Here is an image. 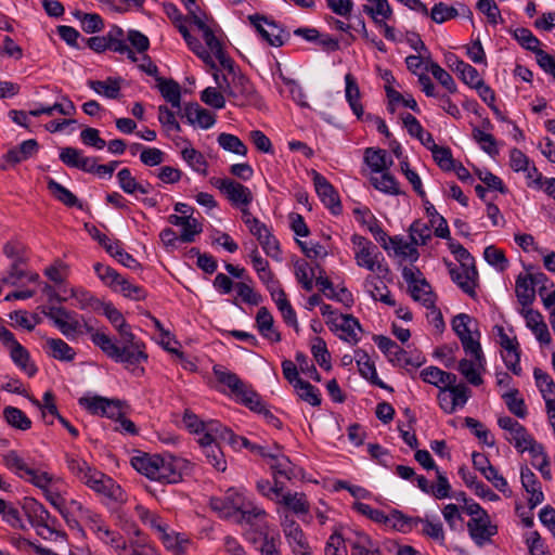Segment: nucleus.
Wrapping results in <instances>:
<instances>
[{
    "label": "nucleus",
    "instance_id": "1",
    "mask_svg": "<svg viewBox=\"0 0 555 555\" xmlns=\"http://www.w3.org/2000/svg\"><path fill=\"white\" fill-rule=\"evenodd\" d=\"M103 312L108 321L119 333V339L114 340L103 331H95L93 326L85 323L86 333L90 335L91 341L101 349L109 359L122 363L127 370L140 375L144 372L139 367L142 362L147 361L145 345L131 332L130 325L126 322L121 312L112 304H102Z\"/></svg>",
    "mask_w": 555,
    "mask_h": 555
},
{
    "label": "nucleus",
    "instance_id": "2",
    "mask_svg": "<svg viewBox=\"0 0 555 555\" xmlns=\"http://www.w3.org/2000/svg\"><path fill=\"white\" fill-rule=\"evenodd\" d=\"M218 89H221L235 106H254L260 108L262 98L257 92L253 82L242 73H233L231 80L225 75L216 72L214 74Z\"/></svg>",
    "mask_w": 555,
    "mask_h": 555
},
{
    "label": "nucleus",
    "instance_id": "3",
    "mask_svg": "<svg viewBox=\"0 0 555 555\" xmlns=\"http://www.w3.org/2000/svg\"><path fill=\"white\" fill-rule=\"evenodd\" d=\"M351 242L354 246V260L358 267L364 268L385 279L389 273V267L378 247L369 238L353 234Z\"/></svg>",
    "mask_w": 555,
    "mask_h": 555
},
{
    "label": "nucleus",
    "instance_id": "4",
    "mask_svg": "<svg viewBox=\"0 0 555 555\" xmlns=\"http://www.w3.org/2000/svg\"><path fill=\"white\" fill-rule=\"evenodd\" d=\"M22 511L31 527L43 539H50L57 532V519L51 516L47 508L34 498H25L23 500Z\"/></svg>",
    "mask_w": 555,
    "mask_h": 555
},
{
    "label": "nucleus",
    "instance_id": "5",
    "mask_svg": "<svg viewBox=\"0 0 555 555\" xmlns=\"http://www.w3.org/2000/svg\"><path fill=\"white\" fill-rule=\"evenodd\" d=\"M2 461L10 470L35 487H44L51 480V474L28 466L26 461L14 450L3 454Z\"/></svg>",
    "mask_w": 555,
    "mask_h": 555
},
{
    "label": "nucleus",
    "instance_id": "6",
    "mask_svg": "<svg viewBox=\"0 0 555 555\" xmlns=\"http://www.w3.org/2000/svg\"><path fill=\"white\" fill-rule=\"evenodd\" d=\"M47 317L53 321L54 325L67 338L72 339L77 335L86 333L85 323L87 322L85 319L81 317V320H79L76 312L69 311L64 307L50 308Z\"/></svg>",
    "mask_w": 555,
    "mask_h": 555
},
{
    "label": "nucleus",
    "instance_id": "7",
    "mask_svg": "<svg viewBox=\"0 0 555 555\" xmlns=\"http://www.w3.org/2000/svg\"><path fill=\"white\" fill-rule=\"evenodd\" d=\"M402 274L408 283L412 298L422 302L426 308L434 307V304H436V294L433 292L429 283L422 278L420 270L414 272L412 269L404 268Z\"/></svg>",
    "mask_w": 555,
    "mask_h": 555
},
{
    "label": "nucleus",
    "instance_id": "8",
    "mask_svg": "<svg viewBox=\"0 0 555 555\" xmlns=\"http://www.w3.org/2000/svg\"><path fill=\"white\" fill-rule=\"evenodd\" d=\"M88 488L112 501H122L124 491L116 481L104 473L94 468L82 481Z\"/></svg>",
    "mask_w": 555,
    "mask_h": 555
},
{
    "label": "nucleus",
    "instance_id": "9",
    "mask_svg": "<svg viewBox=\"0 0 555 555\" xmlns=\"http://www.w3.org/2000/svg\"><path fill=\"white\" fill-rule=\"evenodd\" d=\"M211 184L216 186L232 205L247 207L253 202L251 191L244 184L232 179L214 178Z\"/></svg>",
    "mask_w": 555,
    "mask_h": 555
},
{
    "label": "nucleus",
    "instance_id": "10",
    "mask_svg": "<svg viewBox=\"0 0 555 555\" xmlns=\"http://www.w3.org/2000/svg\"><path fill=\"white\" fill-rule=\"evenodd\" d=\"M281 526L284 535L295 555H313L299 524L289 515H285Z\"/></svg>",
    "mask_w": 555,
    "mask_h": 555
},
{
    "label": "nucleus",
    "instance_id": "11",
    "mask_svg": "<svg viewBox=\"0 0 555 555\" xmlns=\"http://www.w3.org/2000/svg\"><path fill=\"white\" fill-rule=\"evenodd\" d=\"M467 530L470 539L478 547L492 543V538L498 534L499 528L492 522L490 516L478 517L467 521Z\"/></svg>",
    "mask_w": 555,
    "mask_h": 555
},
{
    "label": "nucleus",
    "instance_id": "12",
    "mask_svg": "<svg viewBox=\"0 0 555 555\" xmlns=\"http://www.w3.org/2000/svg\"><path fill=\"white\" fill-rule=\"evenodd\" d=\"M447 266L449 267V273L451 276V280L469 297L475 298L477 296L476 294V287L478 286V271L476 266H467L462 267L460 266L454 267L451 262H447Z\"/></svg>",
    "mask_w": 555,
    "mask_h": 555
},
{
    "label": "nucleus",
    "instance_id": "13",
    "mask_svg": "<svg viewBox=\"0 0 555 555\" xmlns=\"http://www.w3.org/2000/svg\"><path fill=\"white\" fill-rule=\"evenodd\" d=\"M245 503L244 495L235 489H229L223 498H214L210 501L212 509L224 518L235 517Z\"/></svg>",
    "mask_w": 555,
    "mask_h": 555
},
{
    "label": "nucleus",
    "instance_id": "14",
    "mask_svg": "<svg viewBox=\"0 0 555 555\" xmlns=\"http://www.w3.org/2000/svg\"><path fill=\"white\" fill-rule=\"evenodd\" d=\"M313 175V184L317 191L318 196L321 202L334 214L338 215L341 212V203L338 196V193L335 191L334 186L328 182V180L319 173L318 171L312 172Z\"/></svg>",
    "mask_w": 555,
    "mask_h": 555
},
{
    "label": "nucleus",
    "instance_id": "15",
    "mask_svg": "<svg viewBox=\"0 0 555 555\" xmlns=\"http://www.w3.org/2000/svg\"><path fill=\"white\" fill-rule=\"evenodd\" d=\"M326 324L333 332H343L339 335L340 339L350 344H357L360 339L357 333V330L362 331L360 322L351 314H339V317L331 318L326 321Z\"/></svg>",
    "mask_w": 555,
    "mask_h": 555
},
{
    "label": "nucleus",
    "instance_id": "16",
    "mask_svg": "<svg viewBox=\"0 0 555 555\" xmlns=\"http://www.w3.org/2000/svg\"><path fill=\"white\" fill-rule=\"evenodd\" d=\"M248 20L257 29L258 34L272 47H281L284 44L282 39L283 29L275 22L269 21L266 16L259 14L249 15Z\"/></svg>",
    "mask_w": 555,
    "mask_h": 555
},
{
    "label": "nucleus",
    "instance_id": "17",
    "mask_svg": "<svg viewBox=\"0 0 555 555\" xmlns=\"http://www.w3.org/2000/svg\"><path fill=\"white\" fill-rule=\"evenodd\" d=\"M181 464L179 459L159 456L153 480L164 485L179 482L182 479Z\"/></svg>",
    "mask_w": 555,
    "mask_h": 555
},
{
    "label": "nucleus",
    "instance_id": "18",
    "mask_svg": "<svg viewBox=\"0 0 555 555\" xmlns=\"http://www.w3.org/2000/svg\"><path fill=\"white\" fill-rule=\"evenodd\" d=\"M520 481L522 488L529 494V508H535L544 501V493L538 477L527 465L520 467Z\"/></svg>",
    "mask_w": 555,
    "mask_h": 555
},
{
    "label": "nucleus",
    "instance_id": "19",
    "mask_svg": "<svg viewBox=\"0 0 555 555\" xmlns=\"http://www.w3.org/2000/svg\"><path fill=\"white\" fill-rule=\"evenodd\" d=\"M249 232L257 238L267 256L278 261L281 260L282 250L280 243L263 222Z\"/></svg>",
    "mask_w": 555,
    "mask_h": 555
},
{
    "label": "nucleus",
    "instance_id": "20",
    "mask_svg": "<svg viewBox=\"0 0 555 555\" xmlns=\"http://www.w3.org/2000/svg\"><path fill=\"white\" fill-rule=\"evenodd\" d=\"M386 517L384 526L403 534L412 532L422 521V517L409 516L397 508H392Z\"/></svg>",
    "mask_w": 555,
    "mask_h": 555
},
{
    "label": "nucleus",
    "instance_id": "21",
    "mask_svg": "<svg viewBox=\"0 0 555 555\" xmlns=\"http://www.w3.org/2000/svg\"><path fill=\"white\" fill-rule=\"evenodd\" d=\"M181 117L186 118L189 124L197 125L202 129H209L216 122L215 115L196 102L185 104L181 111Z\"/></svg>",
    "mask_w": 555,
    "mask_h": 555
},
{
    "label": "nucleus",
    "instance_id": "22",
    "mask_svg": "<svg viewBox=\"0 0 555 555\" xmlns=\"http://www.w3.org/2000/svg\"><path fill=\"white\" fill-rule=\"evenodd\" d=\"M266 512L262 508L253 506L249 502H246L244 508H242L237 515L235 516L236 520L241 524L249 525L250 527H255V529L260 534H267L264 530L266 526Z\"/></svg>",
    "mask_w": 555,
    "mask_h": 555
},
{
    "label": "nucleus",
    "instance_id": "23",
    "mask_svg": "<svg viewBox=\"0 0 555 555\" xmlns=\"http://www.w3.org/2000/svg\"><path fill=\"white\" fill-rule=\"evenodd\" d=\"M39 280V275L36 272H31L27 269V260H20L12 262L8 273L2 278V282L8 285H20L25 282L35 283Z\"/></svg>",
    "mask_w": 555,
    "mask_h": 555
},
{
    "label": "nucleus",
    "instance_id": "24",
    "mask_svg": "<svg viewBox=\"0 0 555 555\" xmlns=\"http://www.w3.org/2000/svg\"><path fill=\"white\" fill-rule=\"evenodd\" d=\"M267 459L269 460L268 464L272 470L274 480H291L296 476L294 464L284 454L270 452Z\"/></svg>",
    "mask_w": 555,
    "mask_h": 555
},
{
    "label": "nucleus",
    "instance_id": "25",
    "mask_svg": "<svg viewBox=\"0 0 555 555\" xmlns=\"http://www.w3.org/2000/svg\"><path fill=\"white\" fill-rule=\"evenodd\" d=\"M212 373L216 379L220 384L227 386L236 398L247 387V385L235 373L229 371L223 365H214Z\"/></svg>",
    "mask_w": 555,
    "mask_h": 555
},
{
    "label": "nucleus",
    "instance_id": "26",
    "mask_svg": "<svg viewBox=\"0 0 555 555\" xmlns=\"http://www.w3.org/2000/svg\"><path fill=\"white\" fill-rule=\"evenodd\" d=\"M356 357L359 372L364 378H366L367 380H370L371 384L379 388L392 390L391 387H389L382 379L378 378L375 364L370 360V357L367 356L366 352L357 351Z\"/></svg>",
    "mask_w": 555,
    "mask_h": 555
},
{
    "label": "nucleus",
    "instance_id": "27",
    "mask_svg": "<svg viewBox=\"0 0 555 555\" xmlns=\"http://www.w3.org/2000/svg\"><path fill=\"white\" fill-rule=\"evenodd\" d=\"M276 503L284 505L298 516L307 515L310 511V504L302 492H282Z\"/></svg>",
    "mask_w": 555,
    "mask_h": 555
},
{
    "label": "nucleus",
    "instance_id": "28",
    "mask_svg": "<svg viewBox=\"0 0 555 555\" xmlns=\"http://www.w3.org/2000/svg\"><path fill=\"white\" fill-rule=\"evenodd\" d=\"M421 377L425 383L434 385L439 388H448L450 384L456 383L457 377L455 374L442 371L437 366H428L421 372Z\"/></svg>",
    "mask_w": 555,
    "mask_h": 555
},
{
    "label": "nucleus",
    "instance_id": "29",
    "mask_svg": "<svg viewBox=\"0 0 555 555\" xmlns=\"http://www.w3.org/2000/svg\"><path fill=\"white\" fill-rule=\"evenodd\" d=\"M230 436V428L223 426L218 421H208L205 423V427L202 436L198 439L199 446H207L209 443H219L223 442L225 436Z\"/></svg>",
    "mask_w": 555,
    "mask_h": 555
},
{
    "label": "nucleus",
    "instance_id": "30",
    "mask_svg": "<svg viewBox=\"0 0 555 555\" xmlns=\"http://www.w3.org/2000/svg\"><path fill=\"white\" fill-rule=\"evenodd\" d=\"M364 163L373 172L379 173L387 171L392 165V159L383 149L367 147L364 151Z\"/></svg>",
    "mask_w": 555,
    "mask_h": 555
},
{
    "label": "nucleus",
    "instance_id": "31",
    "mask_svg": "<svg viewBox=\"0 0 555 555\" xmlns=\"http://www.w3.org/2000/svg\"><path fill=\"white\" fill-rule=\"evenodd\" d=\"M162 96L173 107L181 111V87L173 79L156 77Z\"/></svg>",
    "mask_w": 555,
    "mask_h": 555
},
{
    "label": "nucleus",
    "instance_id": "32",
    "mask_svg": "<svg viewBox=\"0 0 555 555\" xmlns=\"http://www.w3.org/2000/svg\"><path fill=\"white\" fill-rule=\"evenodd\" d=\"M38 149V142L35 139H29L23 141L18 146L9 150L4 155V159L12 165H16L34 156Z\"/></svg>",
    "mask_w": 555,
    "mask_h": 555
},
{
    "label": "nucleus",
    "instance_id": "33",
    "mask_svg": "<svg viewBox=\"0 0 555 555\" xmlns=\"http://www.w3.org/2000/svg\"><path fill=\"white\" fill-rule=\"evenodd\" d=\"M273 323L274 320L271 312L266 307L259 308L256 315V325L259 333L264 338L278 343L281 340V334L274 330Z\"/></svg>",
    "mask_w": 555,
    "mask_h": 555
},
{
    "label": "nucleus",
    "instance_id": "34",
    "mask_svg": "<svg viewBox=\"0 0 555 555\" xmlns=\"http://www.w3.org/2000/svg\"><path fill=\"white\" fill-rule=\"evenodd\" d=\"M345 82H346V89H345V95L346 100L350 105V108L352 109L353 114L361 118L363 115V106L360 102L361 93L359 89V85L357 82V79L353 77L352 74L348 73L345 76Z\"/></svg>",
    "mask_w": 555,
    "mask_h": 555
},
{
    "label": "nucleus",
    "instance_id": "35",
    "mask_svg": "<svg viewBox=\"0 0 555 555\" xmlns=\"http://www.w3.org/2000/svg\"><path fill=\"white\" fill-rule=\"evenodd\" d=\"M533 377L542 398L546 403H555V382L552 376L543 370L535 367Z\"/></svg>",
    "mask_w": 555,
    "mask_h": 555
},
{
    "label": "nucleus",
    "instance_id": "36",
    "mask_svg": "<svg viewBox=\"0 0 555 555\" xmlns=\"http://www.w3.org/2000/svg\"><path fill=\"white\" fill-rule=\"evenodd\" d=\"M505 439L512 443L520 453L531 450L533 444L538 443V441L533 438L532 435L528 433L527 428L522 424L516 426L514 430L506 435Z\"/></svg>",
    "mask_w": 555,
    "mask_h": 555
},
{
    "label": "nucleus",
    "instance_id": "37",
    "mask_svg": "<svg viewBox=\"0 0 555 555\" xmlns=\"http://www.w3.org/2000/svg\"><path fill=\"white\" fill-rule=\"evenodd\" d=\"M528 452L533 459V467L541 473L543 479L547 481L552 480L553 476L551 470V462L543 444L538 442L537 444H533L531 450H529Z\"/></svg>",
    "mask_w": 555,
    "mask_h": 555
},
{
    "label": "nucleus",
    "instance_id": "38",
    "mask_svg": "<svg viewBox=\"0 0 555 555\" xmlns=\"http://www.w3.org/2000/svg\"><path fill=\"white\" fill-rule=\"evenodd\" d=\"M515 293L522 307L532 305L535 299V289L528 274H519L515 282Z\"/></svg>",
    "mask_w": 555,
    "mask_h": 555
},
{
    "label": "nucleus",
    "instance_id": "39",
    "mask_svg": "<svg viewBox=\"0 0 555 555\" xmlns=\"http://www.w3.org/2000/svg\"><path fill=\"white\" fill-rule=\"evenodd\" d=\"M88 87L100 95L117 99L120 94V79L108 77L105 80H88Z\"/></svg>",
    "mask_w": 555,
    "mask_h": 555
},
{
    "label": "nucleus",
    "instance_id": "40",
    "mask_svg": "<svg viewBox=\"0 0 555 555\" xmlns=\"http://www.w3.org/2000/svg\"><path fill=\"white\" fill-rule=\"evenodd\" d=\"M514 39L526 50L533 52L537 56V62H539V53L545 52L540 49V40L532 34V31L525 27H519L513 30L512 33Z\"/></svg>",
    "mask_w": 555,
    "mask_h": 555
},
{
    "label": "nucleus",
    "instance_id": "41",
    "mask_svg": "<svg viewBox=\"0 0 555 555\" xmlns=\"http://www.w3.org/2000/svg\"><path fill=\"white\" fill-rule=\"evenodd\" d=\"M12 361L28 376L37 373L36 365L30 361L29 352L18 343L9 349Z\"/></svg>",
    "mask_w": 555,
    "mask_h": 555
},
{
    "label": "nucleus",
    "instance_id": "42",
    "mask_svg": "<svg viewBox=\"0 0 555 555\" xmlns=\"http://www.w3.org/2000/svg\"><path fill=\"white\" fill-rule=\"evenodd\" d=\"M393 353L388 357V360L400 367H418L425 362V358L421 353L409 354L408 351L397 345V349H393Z\"/></svg>",
    "mask_w": 555,
    "mask_h": 555
},
{
    "label": "nucleus",
    "instance_id": "43",
    "mask_svg": "<svg viewBox=\"0 0 555 555\" xmlns=\"http://www.w3.org/2000/svg\"><path fill=\"white\" fill-rule=\"evenodd\" d=\"M65 462L70 474L81 482L95 468L91 466L86 460L69 453L65 454Z\"/></svg>",
    "mask_w": 555,
    "mask_h": 555
},
{
    "label": "nucleus",
    "instance_id": "44",
    "mask_svg": "<svg viewBox=\"0 0 555 555\" xmlns=\"http://www.w3.org/2000/svg\"><path fill=\"white\" fill-rule=\"evenodd\" d=\"M158 457L159 455H150L147 453H143L141 455L133 456L131 459V465L138 473L153 480V477L156 473Z\"/></svg>",
    "mask_w": 555,
    "mask_h": 555
},
{
    "label": "nucleus",
    "instance_id": "45",
    "mask_svg": "<svg viewBox=\"0 0 555 555\" xmlns=\"http://www.w3.org/2000/svg\"><path fill=\"white\" fill-rule=\"evenodd\" d=\"M137 517L146 526H149L158 535L165 529H168V525L162 520L158 514L150 511L143 505H137L135 508Z\"/></svg>",
    "mask_w": 555,
    "mask_h": 555
},
{
    "label": "nucleus",
    "instance_id": "46",
    "mask_svg": "<svg viewBox=\"0 0 555 555\" xmlns=\"http://www.w3.org/2000/svg\"><path fill=\"white\" fill-rule=\"evenodd\" d=\"M87 528L105 545L108 543L111 534L115 532L98 514H90L87 517Z\"/></svg>",
    "mask_w": 555,
    "mask_h": 555
},
{
    "label": "nucleus",
    "instance_id": "47",
    "mask_svg": "<svg viewBox=\"0 0 555 555\" xmlns=\"http://www.w3.org/2000/svg\"><path fill=\"white\" fill-rule=\"evenodd\" d=\"M508 411L519 418H525L528 410L524 398L520 396L518 389L513 388L502 396Z\"/></svg>",
    "mask_w": 555,
    "mask_h": 555
},
{
    "label": "nucleus",
    "instance_id": "48",
    "mask_svg": "<svg viewBox=\"0 0 555 555\" xmlns=\"http://www.w3.org/2000/svg\"><path fill=\"white\" fill-rule=\"evenodd\" d=\"M93 269L98 275V278L109 288L117 292L118 286L124 280V276L120 275L115 269L105 266L103 263L96 262L93 266Z\"/></svg>",
    "mask_w": 555,
    "mask_h": 555
},
{
    "label": "nucleus",
    "instance_id": "49",
    "mask_svg": "<svg viewBox=\"0 0 555 555\" xmlns=\"http://www.w3.org/2000/svg\"><path fill=\"white\" fill-rule=\"evenodd\" d=\"M426 70L430 72L434 78L449 92L456 93L457 86L453 79V77L444 70L438 63L429 62L426 65Z\"/></svg>",
    "mask_w": 555,
    "mask_h": 555
},
{
    "label": "nucleus",
    "instance_id": "50",
    "mask_svg": "<svg viewBox=\"0 0 555 555\" xmlns=\"http://www.w3.org/2000/svg\"><path fill=\"white\" fill-rule=\"evenodd\" d=\"M47 188L50 193L64 205L74 207L78 204V198L68 189L50 177L47 178Z\"/></svg>",
    "mask_w": 555,
    "mask_h": 555
},
{
    "label": "nucleus",
    "instance_id": "51",
    "mask_svg": "<svg viewBox=\"0 0 555 555\" xmlns=\"http://www.w3.org/2000/svg\"><path fill=\"white\" fill-rule=\"evenodd\" d=\"M47 345L51 350V357L56 360L72 361L76 356L75 350L61 338H48Z\"/></svg>",
    "mask_w": 555,
    "mask_h": 555
},
{
    "label": "nucleus",
    "instance_id": "52",
    "mask_svg": "<svg viewBox=\"0 0 555 555\" xmlns=\"http://www.w3.org/2000/svg\"><path fill=\"white\" fill-rule=\"evenodd\" d=\"M371 3H374L375 7L363 5V12L372 17L374 23L376 21H387L390 20L393 15L392 9L387 0H367Z\"/></svg>",
    "mask_w": 555,
    "mask_h": 555
},
{
    "label": "nucleus",
    "instance_id": "53",
    "mask_svg": "<svg viewBox=\"0 0 555 555\" xmlns=\"http://www.w3.org/2000/svg\"><path fill=\"white\" fill-rule=\"evenodd\" d=\"M460 340L465 353L474 358L479 366H483L486 360L479 343V333L476 331L474 334L467 335Z\"/></svg>",
    "mask_w": 555,
    "mask_h": 555
},
{
    "label": "nucleus",
    "instance_id": "54",
    "mask_svg": "<svg viewBox=\"0 0 555 555\" xmlns=\"http://www.w3.org/2000/svg\"><path fill=\"white\" fill-rule=\"evenodd\" d=\"M479 367L480 366L474 358L470 360L462 359L457 365L459 372L473 386H480L483 383L480 372L478 371Z\"/></svg>",
    "mask_w": 555,
    "mask_h": 555
},
{
    "label": "nucleus",
    "instance_id": "55",
    "mask_svg": "<svg viewBox=\"0 0 555 555\" xmlns=\"http://www.w3.org/2000/svg\"><path fill=\"white\" fill-rule=\"evenodd\" d=\"M380 177H372V185L386 194L398 195L400 194L399 183L396 178L387 171L380 172Z\"/></svg>",
    "mask_w": 555,
    "mask_h": 555
},
{
    "label": "nucleus",
    "instance_id": "56",
    "mask_svg": "<svg viewBox=\"0 0 555 555\" xmlns=\"http://www.w3.org/2000/svg\"><path fill=\"white\" fill-rule=\"evenodd\" d=\"M107 253L119 263L129 269L138 270L141 268V264L133 258V256L122 248L119 241H114V244H109V246H107Z\"/></svg>",
    "mask_w": 555,
    "mask_h": 555
},
{
    "label": "nucleus",
    "instance_id": "57",
    "mask_svg": "<svg viewBox=\"0 0 555 555\" xmlns=\"http://www.w3.org/2000/svg\"><path fill=\"white\" fill-rule=\"evenodd\" d=\"M5 421L14 428L27 430L31 427L30 418L20 409L7 406L3 410Z\"/></svg>",
    "mask_w": 555,
    "mask_h": 555
},
{
    "label": "nucleus",
    "instance_id": "58",
    "mask_svg": "<svg viewBox=\"0 0 555 555\" xmlns=\"http://www.w3.org/2000/svg\"><path fill=\"white\" fill-rule=\"evenodd\" d=\"M299 398L312 406H319L321 404V393L317 387L306 380H297L294 387Z\"/></svg>",
    "mask_w": 555,
    "mask_h": 555
},
{
    "label": "nucleus",
    "instance_id": "59",
    "mask_svg": "<svg viewBox=\"0 0 555 555\" xmlns=\"http://www.w3.org/2000/svg\"><path fill=\"white\" fill-rule=\"evenodd\" d=\"M201 447L203 448L207 463L212 465L218 472H224L227 469V461L219 443H209Z\"/></svg>",
    "mask_w": 555,
    "mask_h": 555
},
{
    "label": "nucleus",
    "instance_id": "60",
    "mask_svg": "<svg viewBox=\"0 0 555 555\" xmlns=\"http://www.w3.org/2000/svg\"><path fill=\"white\" fill-rule=\"evenodd\" d=\"M472 135L483 152L492 157L499 155L496 140L491 133L485 132L483 130L475 127Z\"/></svg>",
    "mask_w": 555,
    "mask_h": 555
},
{
    "label": "nucleus",
    "instance_id": "61",
    "mask_svg": "<svg viewBox=\"0 0 555 555\" xmlns=\"http://www.w3.org/2000/svg\"><path fill=\"white\" fill-rule=\"evenodd\" d=\"M420 525L422 526V529L420 531L421 534L429 539H433L434 541H437L440 544L444 543V530L442 522L439 519L430 520L428 518H422Z\"/></svg>",
    "mask_w": 555,
    "mask_h": 555
},
{
    "label": "nucleus",
    "instance_id": "62",
    "mask_svg": "<svg viewBox=\"0 0 555 555\" xmlns=\"http://www.w3.org/2000/svg\"><path fill=\"white\" fill-rule=\"evenodd\" d=\"M218 144L225 151L234 154L245 156L247 154V146L236 135L231 133H220L217 138Z\"/></svg>",
    "mask_w": 555,
    "mask_h": 555
},
{
    "label": "nucleus",
    "instance_id": "63",
    "mask_svg": "<svg viewBox=\"0 0 555 555\" xmlns=\"http://www.w3.org/2000/svg\"><path fill=\"white\" fill-rule=\"evenodd\" d=\"M119 188L129 195H133L137 192H144L141 183L132 176L129 168L120 169L116 175Z\"/></svg>",
    "mask_w": 555,
    "mask_h": 555
},
{
    "label": "nucleus",
    "instance_id": "64",
    "mask_svg": "<svg viewBox=\"0 0 555 555\" xmlns=\"http://www.w3.org/2000/svg\"><path fill=\"white\" fill-rule=\"evenodd\" d=\"M294 268L297 282L302 286L305 291H312L314 269H312L309 263L304 260L296 261Z\"/></svg>",
    "mask_w": 555,
    "mask_h": 555
}]
</instances>
